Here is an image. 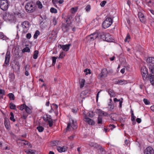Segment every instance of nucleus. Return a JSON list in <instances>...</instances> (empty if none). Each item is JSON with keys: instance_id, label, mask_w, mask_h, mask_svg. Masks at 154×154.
Segmentation results:
<instances>
[{"instance_id": "nucleus-1", "label": "nucleus", "mask_w": 154, "mask_h": 154, "mask_svg": "<svg viewBox=\"0 0 154 154\" xmlns=\"http://www.w3.org/2000/svg\"><path fill=\"white\" fill-rule=\"evenodd\" d=\"M147 66L151 73L149 74V79L152 85H154V57H149L146 60Z\"/></svg>"}, {"instance_id": "nucleus-2", "label": "nucleus", "mask_w": 154, "mask_h": 154, "mask_svg": "<svg viewBox=\"0 0 154 154\" xmlns=\"http://www.w3.org/2000/svg\"><path fill=\"white\" fill-rule=\"evenodd\" d=\"M35 5L32 2H28L25 6V9L27 12L32 13L35 10Z\"/></svg>"}, {"instance_id": "nucleus-3", "label": "nucleus", "mask_w": 154, "mask_h": 154, "mask_svg": "<svg viewBox=\"0 0 154 154\" xmlns=\"http://www.w3.org/2000/svg\"><path fill=\"white\" fill-rule=\"evenodd\" d=\"M9 6L8 0H0V8L3 11H6Z\"/></svg>"}, {"instance_id": "nucleus-4", "label": "nucleus", "mask_w": 154, "mask_h": 154, "mask_svg": "<svg viewBox=\"0 0 154 154\" xmlns=\"http://www.w3.org/2000/svg\"><path fill=\"white\" fill-rule=\"evenodd\" d=\"M98 36V33L95 32L87 36L85 38V39L86 40V42H87L89 43L91 41H94V39L97 38Z\"/></svg>"}, {"instance_id": "nucleus-5", "label": "nucleus", "mask_w": 154, "mask_h": 154, "mask_svg": "<svg viewBox=\"0 0 154 154\" xmlns=\"http://www.w3.org/2000/svg\"><path fill=\"white\" fill-rule=\"evenodd\" d=\"M112 23V18L110 17H107L103 23V27L104 29H106L110 26Z\"/></svg>"}, {"instance_id": "nucleus-6", "label": "nucleus", "mask_w": 154, "mask_h": 154, "mask_svg": "<svg viewBox=\"0 0 154 154\" xmlns=\"http://www.w3.org/2000/svg\"><path fill=\"white\" fill-rule=\"evenodd\" d=\"M141 72L143 79L144 80L147 79L149 80V76H148V69L145 66L142 67Z\"/></svg>"}, {"instance_id": "nucleus-7", "label": "nucleus", "mask_w": 154, "mask_h": 154, "mask_svg": "<svg viewBox=\"0 0 154 154\" xmlns=\"http://www.w3.org/2000/svg\"><path fill=\"white\" fill-rule=\"evenodd\" d=\"M72 127L73 129H75L77 128V125L76 121H74L73 120H72L68 124L67 127L66 128V130H69Z\"/></svg>"}, {"instance_id": "nucleus-8", "label": "nucleus", "mask_w": 154, "mask_h": 154, "mask_svg": "<svg viewBox=\"0 0 154 154\" xmlns=\"http://www.w3.org/2000/svg\"><path fill=\"white\" fill-rule=\"evenodd\" d=\"M19 109L21 110L25 109L26 113L29 114H31L32 112V109L26 106L25 103H23L19 106Z\"/></svg>"}, {"instance_id": "nucleus-9", "label": "nucleus", "mask_w": 154, "mask_h": 154, "mask_svg": "<svg viewBox=\"0 0 154 154\" xmlns=\"http://www.w3.org/2000/svg\"><path fill=\"white\" fill-rule=\"evenodd\" d=\"M14 16L12 14L9 13H6L3 16V19L6 21H11L14 20Z\"/></svg>"}, {"instance_id": "nucleus-10", "label": "nucleus", "mask_w": 154, "mask_h": 154, "mask_svg": "<svg viewBox=\"0 0 154 154\" xmlns=\"http://www.w3.org/2000/svg\"><path fill=\"white\" fill-rule=\"evenodd\" d=\"M21 26L23 29V33H26L29 29V22L27 21H24L21 23Z\"/></svg>"}, {"instance_id": "nucleus-11", "label": "nucleus", "mask_w": 154, "mask_h": 154, "mask_svg": "<svg viewBox=\"0 0 154 154\" xmlns=\"http://www.w3.org/2000/svg\"><path fill=\"white\" fill-rule=\"evenodd\" d=\"M108 72L106 69L104 68L102 69L101 72L99 74V77L100 78H105L107 76Z\"/></svg>"}, {"instance_id": "nucleus-12", "label": "nucleus", "mask_w": 154, "mask_h": 154, "mask_svg": "<svg viewBox=\"0 0 154 154\" xmlns=\"http://www.w3.org/2000/svg\"><path fill=\"white\" fill-rule=\"evenodd\" d=\"M10 57V51H7L5 56V60L4 64L5 66H6L9 64Z\"/></svg>"}, {"instance_id": "nucleus-13", "label": "nucleus", "mask_w": 154, "mask_h": 154, "mask_svg": "<svg viewBox=\"0 0 154 154\" xmlns=\"http://www.w3.org/2000/svg\"><path fill=\"white\" fill-rule=\"evenodd\" d=\"M144 154H154V150L150 146L147 147L144 150Z\"/></svg>"}, {"instance_id": "nucleus-14", "label": "nucleus", "mask_w": 154, "mask_h": 154, "mask_svg": "<svg viewBox=\"0 0 154 154\" xmlns=\"http://www.w3.org/2000/svg\"><path fill=\"white\" fill-rule=\"evenodd\" d=\"M138 17L140 21L142 23H144L146 21V19L144 14L141 12H139L138 14Z\"/></svg>"}, {"instance_id": "nucleus-15", "label": "nucleus", "mask_w": 154, "mask_h": 154, "mask_svg": "<svg viewBox=\"0 0 154 154\" xmlns=\"http://www.w3.org/2000/svg\"><path fill=\"white\" fill-rule=\"evenodd\" d=\"M128 82L127 81L125 80H119L117 79L115 82V84L120 85H123L128 83Z\"/></svg>"}, {"instance_id": "nucleus-16", "label": "nucleus", "mask_w": 154, "mask_h": 154, "mask_svg": "<svg viewBox=\"0 0 154 154\" xmlns=\"http://www.w3.org/2000/svg\"><path fill=\"white\" fill-rule=\"evenodd\" d=\"M85 121L87 122L89 125H93L94 124V121L92 120L88 117H86L85 119Z\"/></svg>"}, {"instance_id": "nucleus-17", "label": "nucleus", "mask_w": 154, "mask_h": 154, "mask_svg": "<svg viewBox=\"0 0 154 154\" xmlns=\"http://www.w3.org/2000/svg\"><path fill=\"white\" fill-rule=\"evenodd\" d=\"M99 34L98 37L102 39L104 41L105 38L106 36V35L107 33H105L104 32H99Z\"/></svg>"}, {"instance_id": "nucleus-18", "label": "nucleus", "mask_w": 154, "mask_h": 154, "mask_svg": "<svg viewBox=\"0 0 154 154\" xmlns=\"http://www.w3.org/2000/svg\"><path fill=\"white\" fill-rule=\"evenodd\" d=\"M106 91L108 93L110 97H114L116 96V94L114 91L111 89L106 90Z\"/></svg>"}, {"instance_id": "nucleus-19", "label": "nucleus", "mask_w": 154, "mask_h": 154, "mask_svg": "<svg viewBox=\"0 0 154 154\" xmlns=\"http://www.w3.org/2000/svg\"><path fill=\"white\" fill-rule=\"evenodd\" d=\"M57 149L60 152H64L67 150V147L64 146L62 147L57 146Z\"/></svg>"}, {"instance_id": "nucleus-20", "label": "nucleus", "mask_w": 154, "mask_h": 154, "mask_svg": "<svg viewBox=\"0 0 154 154\" xmlns=\"http://www.w3.org/2000/svg\"><path fill=\"white\" fill-rule=\"evenodd\" d=\"M104 41L108 42H111L112 41V36L109 33H107L106 35Z\"/></svg>"}, {"instance_id": "nucleus-21", "label": "nucleus", "mask_w": 154, "mask_h": 154, "mask_svg": "<svg viewBox=\"0 0 154 154\" xmlns=\"http://www.w3.org/2000/svg\"><path fill=\"white\" fill-rule=\"evenodd\" d=\"M109 117L112 119L114 121H115L117 120V117L118 115L115 113H112L110 114L109 115Z\"/></svg>"}, {"instance_id": "nucleus-22", "label": "nucleus", "mask_w": 154, "mask_h": 154, "mask_svg": "<svg viewBox=\"0 0 154 154\" xmlns=\"http://www.w3.org/2000/svg\"><path fill=\"white\" fill-rule=\"evenodd\" d=\"M89 145L90 146L93 147L97 149L98 148V146H100V145L93 142H90L89 143Z\"/></svg>"}, {"instance_id": "nucleus-23", "label": "nucleus", "mask_w": 154, "mask_h": 154, "mask_svg": "<svg viewBox=\"0 0 154 154\" xmlns=\"http://www.w3.org/2000/svg\"><path fill=\"white\" fill-rule=\"evenodd\" d=\"M43 118L45 122L48 121L49 120H50L52 119L51 118V116L49 115H44L43 116Z\"/></svg>"}, {"instance_id": "nucleus-24", "label": "nucleus", "mask_w": 154, "mask_h": 154, "mask_svg": "<svg viewBox=\"0 0 154 154\" xmlns=\"http://www.w3.org/2000/svg\"><path fill=\"white\" fill-rule=\"evenodd\" d=\"M0 39L6 41L8 39V38L2 32H0Z\"/></svg>"}, {"instance_id": "nucleus-25", "label": "nucleus", "mask_w": 154, "mask_h": 154, "mask_svg": "<svg viewBox=\"0 0 154 154\" xmlns=\"http://www.w3.org/2000/svg\"><path fill=\"white\" fill-rule=\"evenodd\" d=\"M18 143L21 144V145L22 146L26 145H28V142L27 141L24 140H19L18 142Z\"/></svg>"}, {"instance_id": "nucleus-26", "label": "nucleus", "mask_w": 154, "mask_h": 154, "mask_svg": "<svg viewBox=\"0 0 154 154\" xmlns=\"http://www.w3.org/2000/svg\"><path fill=\"white\" fill-rule=\"evenodd\" d=\"M97 149H99L101 152V154H105L106 152L104 148L102 147L100 145V146H98Z\"/></svg>"}, {"instance_id": "nucleus-27", "label": "nucleus", "mask_w": 154, "mask_h": 154, "mask_svg": "<svg viewBox=\"0 0 154 154\" xmlns=\"http://www.w3.org/2000/svg\"><path fill=\"white\" fill-rule=\"evenodd\" d=\"M70 45H71L70 44L63 45L62 49L64 51H67L69 50Z\"/></svg>"}, {"instance_id": "nucleus-28", "label": "nucleus", "mask_w": 154, "mask_h": 154, "mask_svg": "<svg viewBox=\"0 0 154 154\" xmlns=\"http://www.w3.org/2000/svg\"><path fill=\"white\" fill-rule=\"evenodd\" d=\"M25 152L27 154H35V151L30 149L26 150Z\"/></svg>"}, {"instance_id": "nucleus-29", "label": "nucleus", "mask_w": 154, "mask_h": 154, "mask_svg": "<svg viewBox=\"0 0 154 154\" xmlns=\"http://www.w3.org/2000/svg\"><path fill=\"white\" fill-rule=\"evenodd\" d=\"M85 83V80L84 79H82L79 81V84L80 85V88H82L84 85Z\"/></svg>"}, {"instance_id": "nucleus-30", "label": "nucleus", "mask_w": 154, "mask_h": 154, "mask_svg": "<svg viewBox=\"0 0 154 154\" xmlns=\"http://www.w3.org/2000/svg\"><path fill=\"white\" fill-rule=\"evenodd\" d=\"M86 97V91H83L80 94V97L82 99H85V97Z\"/></svg>"}, {"instance_id": "nucleus-31", "label": "nucleus", "mask_w": 154, "mask_h": 154, "mask_svg": "<svg viewBox=\"0 0 154 154\" xmlns=\"http://www.w3.org/2000/svg\"><path fill=\"white\" fill-rule=\"evenodd\" d=\"M36 5L39 8L41 9L43 7L42 5L41 2L39 1L36 2Z\"/></svg>"}, {"instance_id": "nucleus-32", "label": "nucleus", "mask_w": 154, "mask_h": 154, "mask_svg": "<svg viewBox=\"0 0 154 154\" xmlns=\"http://www.w3.org/2000/svg\"><path fill=\"white\" fill-rule=\"evenodd\" d=\"M38 53V51L36 50L34 51L33 55V58L34 59H36L37 58Z\"/></svg>"}, {"instance_id": "nucleus-33", "label": "nucleus", "mask_w": 154, "mask_h": 154, "mask_svg": "<svg viewBox=\"0 0 154 154\" xmlns=\"http://www.w3.org/2000/svg\"><path fill=\"white\" fill-rule=\"evenodd\" d=\"M108 105L109 107L110 110H113L114 109V106L113 102H109Z\"/></svg>"}, {"instance_id": "nucleus-34", "label": "nucleus", "mask_w": 154, "mask_h": 154, "mask_svg": "<svg viewBox=\"0 0 154 154\" xmlns=\"http://www.w3.org/2000/svg\"><path fill=\"white\" fill-rule=\"evenodd\" d=\"M62 29L64 32L67 31L69 30L68 25H64L62 27Z\"/></svg>"}, {"instance_id": "nucleus-35", "label": "nucleus", "mask_w": 154, "mask_h": 154, "mask_svg": "<svg viewBox=\"0 0 154 154\" xmlns=\"http://www.w3.org/2000/svg\"><path fill=\"white\" fill-rule=\"evenodd\" d=\"M131 37L130 36L128 33L127 34V36L126 38L125 39V42H129L130 41V39Z\"/></svg>"}, {"instance_id": "nucleus-36", "label": "nucleus", "mask_w": 154, "mask_h": 154, "mask_svg": "<svg viewBox=\"0 0 154 154\" xmlns=\"http://www.w3.org/2000/svg\"><path fill=\"white\" fill-rule=\"evenodd\" d=\"M40 34V32L38 30H36L34 34L33 37L35 39H36L38 35Z\"/></svg>"}, {"instance_id": "nucleus-37", "label": "nucleus", "mask_w": 154, "mask_h": 154, "mask_svg": "<svg viewBox=\"0 0 154 154\" xmlns=\"http://www.w3.org/2000/svg\"><path fill=\"white\" fill-rule=\"evenodd\" d=\"M30 51V49L28 47H26L25 48L22 50V52L23 53H25L26 52H29Z\"/></svg>"}, {"instance_id": "nucleus-38", "label": "nucleus", "mask_w": 154, "mask_h": 154, "mask_svg": "<svg viewBox=\"0 0 154 154\" xmlns=\"http://www.w3.org/2000/svg\"><path fill=\"white\" fill-rule=\"evenodd\" d=\"M37 129L39 132H41L43 131L44 128L43 127L39 126L37 127Z\"/></svg>"}, {"instance_id": "nucleus-39", "label": "nucleus", "mask_w": 154, "mask_h": 154, "mask_svg": "<svg viewBox=\"0 0 154 154\" xmlns=\"http://www.w3.org/2000/svg\"><path fill=\"white\" fill-rule=\"evenodd\" d=\"M8 96L11 100H14V95L12 93H9L8 94Z\"/></svg>"}, {"instance_id": "nucleus-40", "label": "nucleus", "mask_w": 154, "mask_h": 154, "mask_svg": "<svg viewBox=\"0 0 154 154\" xmlns=\"http://www.w3.org/2000/svg\"><path fill=\"white\" fill-rule=\"evenodd\" d=\"M96 112L99 114V116L101 115L103 116V111L100 109H96Z\"/></svg>"}, {"instance_id": "nucleus-41", "label": "nucleus", "mask_w": 154, "mask_h": 154, "mask_svg": "<svg viewBox=\"0 0 154 154\" xmlns=\"http://www.w3.org/2000/svg\"><path fill=\"white\" fill-rule=\"evenodd\" d=\"M9 106L10 108L12 109H14L16 108L15 105L13 103H10Z\"/></svg>"}, {"instance_id": "nucleus-42", "label": "nucleus", "mask_w": 154, "mask_h": 154, "mask_svg": "<svg viewBox=\"0 0 154 154\" xmlns=\"http://www.w3.org/2000/svg\"><path fill=\"white\" fill-rule=\"evenodd\" d=\"M52 66H54L55 65L56 62V60L57 59V57H52Z\"/></svg>"}, {"instance_id": "nucleus-43", "label": "nucleus", "mask_w": 154, "mask_h": 154, "mask_svg": "<svg viewBox=\"0 0 154 154\" xmlns=\"http://www.w3.org/2000/svg\"><path fill=\"white\" fill-rule=\"evenodd\" d=\"M52 2L54 6L57 8V6L56 4L58 3V0H52Z\"/></svg>"}, {"instance_id": "nucleus-44", "label": "nucleus", "mask_w": 154, "mask_h": 154, "mask_svg": "<svg viewBox=\"0 0 154 154\" xmlns=\"http://www.w3.org/2000/svg\"><path fill=\"white\" fill-rule=\"evenodd\" d=\"M10 115L11 116L10 117V119L13 122H15V119L14 118V115L13 113L12 112H10Z\"/></svg>"}, {"instance_id": "nucleus-45", "label": "nucleus", "mask_w": 154, "mask_h": 154, "mask_svg": "<svg viewBox=\"0 0 154 154\" xmlns=\"http://www.w3.org/2000/svg\"><path fill=\"white\" fill-rule=\"evenodd\" d=\"M102 118L100 116H98L97 119V123L98 124H101L102 123Z\"/></svg>"}, {"instance_id": "nucleus-46", "label": "nucleus", "mask_w": 154, "mask_h": 154, "mask_svg": "<svg viewBox=\"0 0 154 154\" xmlns=\"http://www.w3.org/2000/svg\"><path fill=\"white\" fill-rule=\"evenodd\" d=\"M50 12L52 13H55L57 12V9L53 8H52L50 9Z\"/></svg>"}, {"instance_id": "nucleus-47", "label": "nucleus", "mask_w": 154, "mask_h": 154, "mask_svg": "<svg viewBox=\"0 0 154 154\" xmlns=\"http://www.w3.org/2000/svg\"><path fill=\"white\" fill-rule=\"evenodd\" d=\"M84 72H85L86 75L91 74V70L89 69H86L84 70Z\"/></svg>"}, {"instance_id": "nucleus-48", "label": "nucleus", "mask_w": 154, "mask_h": 154, "mask_svg": "<svg viewBox=\"0 0 154 154\" xmlns=\"http://www.w3.org/2000/svg\"><path fill=\"white\" fill-rule=\"evenodd\" d=\"M4 124L5 128L7 129H9V124H8V122H6L5 121Z\"/></svg>"}, {"instance_id": "nucleus-49", "label": "nucleus", "mask_w": 154, "mask_h": 154, "mask_svg": "<svg viewBox=\"0 0 154 154\" xmlns=\"http://www.w3.org/2000/svg\"><path fill=\"white\" fill-rule=\"evenodd\" d=\"M49 126L51 127L53 125V121L52 119L49 120L48 121Z\"/></svg>"}, {"instance_id": "nucleus-50", "label": "nucleus", "mask_w": 154, "mask_h": 154, "mask_svg": "<svg viewBox=\"0 0 154 154\" xmlns=\"http://www.w3.org/2000/svg\"><path fill=\"white\" fill-rule=\"evenodd\" d=\"M146 1L147 4L149 6H151L149 4H151V5H152L153 4V3L151 2V0H146Z\"/></svg>"}, {"instance_id": "nucleus-51", "label": "nucleus", "mask_w": 154, "mask_h": 154, "mask_svg": "<svg viewBox=\"0 0 154 154\" xmlns=\"http://www.w3.org/2000/svg\"><path fill=\"white\" fill-rule=\"evenodd\" d=\"M51 106H52L53 109H54L55 110H56L58 107V106L55 104H53Z\"/></svg>"}, {"instance_id": "nucleus-52", "label": "nucleus", "mask_w": 154, "mask_h": 154, "mask_svg": "<svg viewBox=\"0 0 154 154\" xmlns=\"http://www.w3.org/2000/svg\"><path fill=\"white\" fill-rule=\"evenodd\" d=\"M143 101L145 104L146 105H148L149 103V101L146 99H144Z\"/></svg>"}, {"instance_id": "nucleus-53", "label": "nucleus", "mask_w": 154, "mask_h": 154, "mask_svg": "<svg viewBox=\"0 0 154 154\" xmlns=\"http://www.w3.org/2000/svg\"><path fill=\"white\" fill-rule=\"evenodd\" d=\"M65 56V55L63 54V52H62L60 54L58 58L61 59L63 58Z\"/></svg>"}, {"instance_id": "nucleus-54", "label": "nucleus", "mask_w": 154, "mask_h": 154, "mask_svg": "<svg viewBox=\"0 0 154 154\" xmlns=\"http://www.w3.org/2000/svg\"><path fill=\"white\" fill-rule=\"evenodd\" d=\"M28 66L27 65H26L25 67V70H26L25 72V74L27 76L29 75V72L27 71V67Z\"/></svg>"}, {"instance_id": "nucleus-55", "label": "nucleus", "mask_w": 154, "mask_h": 154, "mask_svg": "<svg viewBox=\"0 0 154 154\" xmlns=\"http://www.w3.org/2000/svg\"><path fill=\"white\" fill-rule=\"evenodd\" d=\"M106 3V2L105 1H103L100 3V5L101 7H103L105 5Z\"/></svg>"}, {"instance_id": "nucleus-56", "label": "nucleus", "mask_w": 154, "mask_h": 154, "mask_svg": "<svg viewBox=\"0 0 154 154\" xmlns=\"http://www.w3.org/2000/svg\"><path fill=\"white\" fill-rule=\"evenodd\" d=\"M31 37V35L30 33H28L26 34V38L28 39H29Z\"/></svg>"}, {"instance_id": "nucleus-57", "label": "nucleus", "mask_w": 154, "mask_h": 154, "mask_svg": "<svg viewBox=\"0 0 154 154\" xmlns=\"http://www.w3.org/2000/svg\"><path fill=\"white\" fill-rule=\"evenodd\" d=\"M91 9L90 6L89 5H87L85 8V9L86 11L88 12Z\"/></svg>"}, {"instance_id": "nucleus-58", "label": "nucleus", "mask_w": 154, "mask_h": 154, "mask_svg": "<svg viewBox=\"0 0 154 154\" xmlns=\"http://www.w3.org/2000/svg\"><path fill=\"white\" fill-rule=\"evenodd\" d=\"M0 94L1 95H5V91L4 90L0 89Z\"/></svg>"}, {"instance_id": "nucleus-59", "label": "nucleus", "mask_w": 154, "mask_h": 154, "mask_svg": "<svg viewBox=\"0 0 154 154\" xmlns=\"http://www.w3.org/2000/svg\"><path fill=\"white\" fill-rule=\"evenodd\" d=\"M109 127H111L110 129L112 130L113 128H115L116 127L114 125L110 124L109 125Z\"/></svg>"}, {"instance_id": "nucleus-60", "label": "nucleus", "mask_w": 154, "mask_h": 154, "mask_svg": "<svg viewBox=\"0 0 154 154\" xmlns=\"http://www.w3.org/2000/svg\"><path fill=\"white\" fill-rule=\"evenodd\" d=\"M27 116V115L23 114L22 116V118L23 119H25L26 118Z\"/></svg>"}, {"instance_id": "nucleus-61", "label": "nucleus", "mask_w": 154, "mask_h": 154, "mask_svg": "<svg viewBox=\"0 0 154 154\" xmlns=\"http://www.w3.org/2000/svg\"><path fill=\"white\" fill-rule=\"evenodd\" d=\"M136 122L138 123H140L141 122V120L140 118H137L136 119Z\"/></svg>"}, {"instance_id": "nucleus-62", "label": "nucleus", "mask_w": 154, "mask_h": 154, "mask_svg": "<svg viewBox=\"0 0 154 154\" xmlns=\"http://www.w3.org/2000/svg\"><path fill=\"white\" fill-rule=\"evenodd\" d=\"M53 24L54 26H55L56 25L57 22V21L56 20L55 18H54L53 19Z\"/></svg>"}, {"instance_id": "nucleus-63", "label": "nucleus", "mask_w": 154, "mask_h": 154, "mask_svg": "<svg viewBox=\"0 0 154 154\" xmlns=\"http://www.w3.org/2000/svg\"><path fill=\"white\" fill-rule=\"evenodd\" d=\"M75 19L78 22H80L79 20V17L78 16H75Z\"/></svg>"}, {"instance_id": "nucleus-64", "label": "nucleus", "mask_w": 154, "mask_h": 154, "mask_svg": "<svg viewBox=\"0 0 154 154\" xmlns=\"http://www.w3.org/2000/svg\"><path fill=\"white\" fill-rule=\"evenodd\" d=\"M120 100H119V99L118 100L116 98H114L113 100V101L114 103H116V102H119V101H120Z\"/></svg>"}]
</instances>
